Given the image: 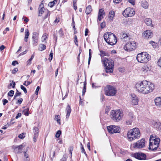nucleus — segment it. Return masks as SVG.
Segmentation results:
<instances>
[{"mask_svg":"<svg viewBox=\"0 0 161 161\" xmlns=\"http://www.w3.org/2000/svg\"><path fill=\"white\" fill-rule=\"evenodd\" d=\"M105 15V13L104 10L103 9L99 10L98 15V19L100 21L103 18V16Z\"/></svg>","mask_w":161,"mask_h":161,"instance_id":"nucleus-20","label":"nucleus"},{"mask_svg":"<svg viewBox=\"0 0 161 161\" xmlns=\"http://www.w3.org/2000/svg\"><path fill=\"white\" fill-rule=\"evenodd\" d=\"M29 108H27L26 109H25L23 111V113H24V114L26 116H28L29 114H28V111L29 110Z\"/></svg>","mask_w":161,"mask_h":161,"instance_id":"nucleus-39","label":"nucleus"},{"mask_svg":"<svg viewBox=\"0 0 161 161\" xmlns=\"http://www.w3.org/2000/svg\"><path fill=\"white\" fill-rule=\"evenodd\" d=\"M135 87L139 93L145 95L152 92L154 89V86L150 82L143 80L136 83Z\"/></svg>","mask_w":161,"mask_h":161,"instance_id":"nucleus-1","label":"nucleus"},{"mask_svg":"<svg viewBox=\"0 0 161 161\" xmlns=\"http://www.w3.org/2000/svg\"><path fill=\"white\" fill-rule=\"evenodd\" d=\"M92 11V7L91 5H89L88 6L86 10V14H90L91 12Z\"/></svg>","mask_w":161,"mask_h":161,"instance_id":"nucleus-26","label":"nucleus"},{"mask_svg":"<svg viewBox=\"0 0 161 161\" xmlns=\"http://www.w3.org/2000/svg\"><path fill=\"white\" fill-rule=\"evenodd\" d=\"M135 14V11L132 8H128L125 9L123 12V15L125 17H132Z\"/></svg>","mask_w":161,"mask_h":161,"instance_id":"nucleus-9","label":"nucleus"},{"mask_svg":"<svg viewBox=\"0 0 161 161\" xmlns=\"http://www.w3.org/2000/svg\"><path fill=\"white\" fill-rule=\"evenodd\" d=\"M32 60L31 59H29L27 61V64H29V65H30V64H31V61Z\"/></svg>","mask_w":161,"mask_h":161,"instance_id":"nucleus-64","label":"nucleus"},{"mask_svg":"<svg viewBox=\"0 0 161 161\" xmlns=\"http://www.w3.org/2000/svg\"><path fill=\"white\" fill-rule=\"evenodd\" d=\"M128 2L133 5L135 4L134 0H128Z\"/></svg>","mask_w":161,"mask_h":161,"instance_id":"nucleus-57","label":"nucleus"},{"mask_svg":"<svg viewBox=\"0 0 161 161\" xmlns=\"http://www.w3.org/2000/svg\"><path fill=\"white\" fill-rule=\"evenodd\" d=\"M48 35L47 33H44L42 38H41V41L42 42H44L46 41V39L48 38Z\"/></svg>","mask_w":161,"mask_h":161,"instance_id":"nucleus-29","label":"nucleus"},{"mask_svg":"<svg viewBox=\"0 0 161 161\" xmlns=\"http://www.w3.org/2000/svg\"><path fill=\"white\" fill-rule=\"evenodd\" d=\"M21 116V113H19L17 114V116L15 117L16 119H18V118L20 117Z\"/></svg>","mask_w":161,"mask_h":161,"instance_id":"nucleus-59","label":"nucleus"},{"mask_svg":"<svg viewBox=\"0 0 161 161\" xmlns=\"http://www.w3.org/2000/svg\"><path fill=\"white\" fill-rule=\"evenodd\" d=\"M91 49H89V57L88 60V64L89 65L90 63L91 60L92 58V53H91Z\"/></svg>","mask_w":161,"mask_h":161,"instance_id":"nucleus-35","label":"nucleus"},{"mask_svg":"<svg viewBox=\"0 0 161 161\" xmlns=\"http://www.w3.org/2000/svg\"><path fill=\"white\" fill-rule=\"evenodd\" d=\"M61 131L60 130H58L55 136L56 138H58L59 137L60 135L61 134Z\"/></svg>","mask_w":161,"mask_h":161,"instance_id":"nucleus-37","label":"nucleus"},{"mask_svg":"<svg viewBox=\"0 0 161 161\" xmlns=\"http://www.w3.org/2000/svg\"><path fill=\"white\" fill-rule=\"evenodd\" d=\"M24 160L25 161H29L30 158L29 155L26 152H24Z\"/></svg>","mask_w":161,"mask_h":161,"instance_id":"nucleus-30","label":"nucleus"},{"mask_svg":"<svg viewBox=\"0 0 161 161\" xmlns=\"http://www.w3.org/2000/svg\"><path fill=\"white\" fill-rule=\"evenodd\" d=\"M105 93L106 95L112 96L116 93L117 90L113 86L107 85L104 88Z\"/></svg>","mask_w":161,"mask_h":161,"instance_id":"nucleus-8","label":"nucleus"},{"mask_svg":"<svg viewBox=\"0 0 161 161\" xmlns=\"http://www.w3.org/2000/svg\"><path fill=\"white\" fill-rule=\"evenodd\" d=\"M107 129L108 132L111 134L120 132L119 127L115 125H111L107 127Z\"/></svg>","mask_w":161,"mask_h":161,"instance_id":"nucleus-11","label":"nucleus"},{"mask_svg":"<svg viewBox=\"0 0 161 161\" xmlns=\"http://www.w3.org/2000/svg\"><path fill=\"white\" fill-rule=\"evenodd\" d=\"M44 1H42L40 5L38 8V16H41L42 15V14L45 12V9L44 8L43 3Z\"/></svg>","mask_w":161,"mask_h":161,"instance_id":"nucleus-17","label":"nucleus"},{"mask_svg":"<svg viewBox=\"0 0 161 161\" xmlns=\"http://www.w3.org/2000/svg\"><path fill=\"white\" fill-rule=\"evenodd\" d=\"M21 95V93L19 92V91L17 90V91H16V92L14 96V99H15L16 98L17 96H20Z\"/></svg>","mask_w":161,"mask_h":161,"instance_id":"nucleus-36","label":"nucleus"},{"mask_svg":"<svg viewBox=\"0 0 161 161\" xmlns=\"http://www.w3.org/2000/svg\"><path fill=\"white\" fill-rule=\"evenodd\" d=\"M29 35L30 33L28 30L27 29H26L25 31V36L24 38V40L25 42H27Z\"/></svg>","mask_w":161,"mask_h":161,"instance_id":"nucleus-24","label":"nucleus"},{"mask_svg":"<svg viewBox=\"0 0 161 161\" xmlns=\"http://www.w3.org/2000/svg\"><path fill=\"white\" fill-rule=\"evenodd\" d=\"M150 56L146 52H142L138 54L136 57L137 61L142 63H146L150 59Z\"/></svg>","mask_w":161,"mask_h":161,"instance_id":"nucleus-6","label":"nucleus"},{"mask_svg":"<svg viewBox=\"0 0 161 161\" xmlns=\"http://www.w3.org/2000/svg\"><path fill=\"white\" fill-rule=\"evenodd\" d=\"M31 83V82L30 81H25L24 83H23V85L26 86L29 85Z\"/></svg>","mask_w":161,"mask_h":161,"instance_id":"nucleus-50","label":"nucleus"},{"mask_svg":"<svg viewBox=\"0 0 161 161\" xmlns=\"http://www.w3.org/2000/svg\"><path fill=\"white\" fill-rule=\"evenodd\" d=\"M80 145L81 146V152L82 153H84L85 154V155L87 156V154H86V151L84 149V148L83 147V145H82L81 143H80Z\"/></svg>","mask_w":161,"mask_h":161,"instance_id":"nucleus-33","label":"nucleus"},{"mask_svg":"<svg viewBox=\"0 0 161 161\" xmlns=\"http://www.w3.org/2000/svg\"><path fill=\"white\" fill-rule=\"evenodd\" d=\"M132 156L139 160H145L146 157L145 154L141 153H134L132 155Z\"/></svg>","mask_w":161,"mask_h":161,"instance_id":"nucleus-13","label":"nucleus"},{"mask_svg":"<svg viewBox=\"0 0 161 161\" xmlns=\"http://www.w3.org/2000/svg\"><path fill=\"white\" fill-rule=\"evenodd\" d=\"M121 39H122L123 41H126L129 39V38L128 37L127 34L124 33L122 35Z\"/></svg>","mask_w":161,"mask_h":161,"instance_id":"nucleus-28","label":"nucleus"},{"mask_svg":"<svg viewBox=\"0 0 161 161\" xmlns=\"http://www.w3.org/2000/svg\"><path fill=\"white\" fill-rule=\"evenodd\" d=\"M157 63L158 65L161 68V58L159 59Z\"/></svg>","mask_w":161,"mask_h":161,"instance_id":"nucleus-54","label":"nucleus"},{"mask_svg":"<svg viewBox=\"0 0 161 161\" xmlns=\"http://www.w3.org/2000/svg\"><path fill=\"white\" fill-rule=\"evenodd\" d=\"M77 36L76 35L75 36V39H74V42L75 43V44L76 45V46H78V41H77Z\"/></svg>","mask_w":161,"mask_h":161,"instance_id":"nucleus-46","label":"nucleus"},{"mask_svg":"<svg viewBox=\"0 0 161 161\" xmlns=\"http://www.w3.org/2000/svg\"><path fill=\"white\" fill-rule=\"evenodd\" d=\"M58 33L59 35V36L61 37L62 36H64V34L62 30L61 29L59 30L58 31Z\"/></svg>","mask_w":161,"mask_h":161,"instance_id":"nucleus-42","label":"nucleus"},{"mask_svg":"<svg viewBox=\"0 0 161 161\" xmlns=\"http://www.w3.org/2000/svg\"><path fill=\"white\" fill-rule=\"evenodd\" d=\"M45 12L46 13L45 16L44 17V19H46L48 16L50 15V13L48 11H45Z\"/></svg>","mask_w":161,"mask_h":161,"instance_id":"nucleus-41","label":"nucleus"},{"mask_svg":"<svg viewBox=\"0 0 161 161\" xmlns=\"http://www.w3.org/2000/svg\"><path fill=\"white\" fill-rule=\"evenodd\" d=\"M55 151H53V156L52 157H51V156H50V160L51 161H53V158L54 157L55 155Z\"/></svg>","mask_w":161,"mask_h":161,"instance_id":"nucleus-48","label":"nucleus"},{"mask_svg":"<svg viewBox=\"0 0 161 161\" xmlns=\"http://www.w3.org/2000/svg\"><path fill=\"white\" fill-rule=\"evenodd\" d=\"M145 22L146 24L148 26H149L152 24V20L150 18H146L145 20Z\"/></svg>","mask_w":161,"mask_h":161,"instance_id":"nucleus-27","label":"nucleus"},{"mask_svg":"<svg viewBox=\"0 0 161 161\" xmlns=\"http://www.w3.org/2000/svg\"><path fill=\"white\" fill-rule=\"evenodd\" d=\"M40 89V87L39 86H37L36 90L35 91V94L36 95H38V91Z\"/></svg>","mask_w":161,"mask_h":161,"instance_id":"nucleus-51","label":"nucleus"},{"mask_svg":"<svg viewBox=\"0 0 161 161\" xmlns=\"http://www.w3.org/2000/svg\"><path fill=\"white\" fill-rule=\"evenodd\" d=\"M153 126L158 130H161V123L159 122H155Z\"/></svg>","mask_w":161,"mask_h":161,"instance_id":"nucleus-23","label":"nucleus"},{"mask_svg":"<svg viewBox=\"0 0 161 161\" xmlns=\"http://www.w3.org/2000/svg\"><path fill=\"white\" fill-rule=\"evenodd\" d=\"M111 114L113 120L119 121L122 119L123 115V113L122 110L118 109L112 110Z\"/></svg>","mask_w":161,"mask_h":161,"instance_id":"nucleus-7","label":"nucleus"},{"mask_svg":"<svg viewBox=\"0 0 161 161\" xmlns=\"http://www.w3.org/2000/svg\"><path fill=\"white\" fill-rule=\"evenodd\" d=\"M48 6L51 7H52L54 6V4H53L52 2H49L48 4Z\"/></svg>","mask_w":161,"mask_h":161,"instance_id":"nucleus-60","label":"nucleus"},{"mask_svg":"<svg viewBox=\"0 0 161 161\" xmlns=\"http://www.w3.org/2000/svg\"><path fill=\"white\" fill-rule=\"evenodd\" d=\"M142 71L144 73L147 71V70L146 69V67L145 66L142 67Z\"/></svg>","mask_w":161,"mask_h":161,"instance_id":"nucleus-52","label":"nucleus"},{"mask_svg":"<svg viewBox=\"0 0 161 161\" xmlns=\"http://www.w3.org/2000/svg\"><path fill=\"white\" fill-rule=\"evenodd\" d=\"M121 0H114V2L115 3H119L121 2Z\"/></svg>","mask_w":161,"mask_h":161,"instance_id":"nucleus-63","label":"nucleus"},{"mask_svg":"<svg viewBox=\"0 0 161 161\" xmlns=\"http://www.w3.org/2000/svg\"><path fill=\"white\" fill-rule=\"evenodd\" d=\"M25 136V134H24V133L19 134L18 136V137L20 139H23L24 138Z\"/></svg>","mask_w":161,"mask_h":161,"instance_id":"nucleus-45","label":"nucleus"},{"mask_svg":"<svg viewBox=\"0 0 161 161\" xmlns=\"http://www.w3.org/2000/svg\"><path fill=\"white\" fill-rule=\"evenodd\" d=\"M39 130L38 127L34 126L33 129V140L35 142H36V140L39 135Z\"/></svg>","mask_w":161,"mask_h":161,"instance_id":"nucleus-15","label":"nucleus"},{"mask_svg":"<svg viewBox=\"0 0 161 161\" xmlns=\"http://www.w3.org/2000/svg\"><path fill=\"white\" fill-rule=\"evenodd\" d=\"M102 62L104 64L106 72L107 73H113L114 67L113 61L110 58H104Z\"/></svg>","mask_w":161,"mask_h":161,"instance_id":"nucleus-2","label":"nucleus"},{"mask_svg":"<svg viewBox=\"0 0 161 161\" xmlns=\"http://www.w3.org/2000/svg\"><path fill=\"white\" fill-rule=\"evenodd\" d=\"M97 85L96 83H93L92 84V87L93 88H96L97 87Z\"/></svg>","mask_w":161,"mask_h":161,"instance_id":"nucleus-55","label":"nucleus"},{"mask_svg":"<svg viewBox=\"0 0 161 161\" xmlns=\"http://www.w3.org/2000/svg\"><path fill=\"white\" fill-rule=\"evenodd\" d=\"M18 71V68H15L12 70V73L13 74H15Z\"/></svg>","mask_w":161,"mask_h":161,"instance_id":"nucleus-53","label":"nucleus"},{"mask_svg":"<svg viewBox=\"0 0 161 161\" xmlns=\"http://www.w3.org/2000/svg\"><path fill=\"white\" fill-rule=\"evenodd\" d=\"M39 47L40 49H39L40 51H42L45 50L46 49V46L43 44H41L39 45Z\"/></svg>","mask_w":161,"mask_h":161,"instance_id":"nucleus-34","label":"nucleus"},{"mask_svg":"<svg viewBox=\"0 0 161 161\" xmlns=\"http://www.w3.org/2000/svg\"><path fill=\"white\" fill-rule=\"evenodd\" d=\"M67 157L66 156L64 155L63 157L60 160V161H66Z\"/></svg>","mask_w":161,"mask_h":161,"instance_id":"nucleus-49","label":"nucleus"},{"mask_svg":"<svg viewBox=\"0 0 161 161\" xmlns=\"http://www.w3.org/2000/svg\"><path fill=\"white\" fill-rule=\"evenodd\" d=\"M149 149L152 150H156L158 147L160 141V139L158 137L153 136H150L149 139Z\"/></svg>","mask_w":161,"mask_h":161,"instance_id":"nucleus-5","label":"nucleus"},{"mask_svg":"<svg viewBox=\"0 0 161 161\" xmlns=\"http://www.w3.org/2000/svg\"><path fill=\"white\" fill-rule=\"evenodd\" d=\"M145 139H142L138 141L135 143L134 147H136L138 148H142L145 147Z\"/></svg>","mask_w":161,"mask_h":161,"instance_id":"nucleus-12","label":"nucleus"},{"mask_svg":"<svg viewBox=\"0 0 161 161\" xmlns=\"http://www.w3.org/2000/svg\"><path fill=\"white\" fill-rule=\"evenodd\" d=\"M71 111V109L69 105H67V106L66 108V118L68 119L69 117L70 113Z\"/></svg>","mask_w":161,"mask_h":161,"instance_id":"nucleus-22","label":"nucleus"},{"mask_svg":"<svg viewBox=\"0 0 161 161\" xmlns=\"http://www.w3.org/2000/svg\"><path fill=\"white\" fill-rule=\"evenodd\" d=\"M142 36L145 38H151L153 36V33L150 30H147L142 34Z\"/></svg>","mask_w":161,"mask_h":161,"instance_id":"nucleus-16","label":"nucleus"},{"mask_svg":"<svg viewBox=\"0 0 161 161\" xmlns=\"http://www.w3.org/2000/svg\"><path fill=\"white\" fill-rule=\"evenodd\" d=\"M105 41L108 44L113 45L115 44L117 42L116 36L111 32H106L104 35Z\"/></svg>","mask_w":161,"mask_h":161,"instance_id":"nucleus-4","label":"nucleus"},{"mask_svg":"<svg viewBox=\"0 0 161 161\" xmlns=\"http://www.w3.org/2000/svg\"><path fill=\"white\" fill-rule=\"evenodd\" d=\"M100 55L101 57H103L104 56H109V54L106 52L100 50Z\"/></svg>","mask_w":161,"mask_h":161,"instance_id":"nucleus-25","label":"nucleus"},{"mask_svg":"<svg viewBox=\"0 0 161 161\" xmlns=\"http://www.w3.org/2000/svg\"><path fill=\"white\" fill-rule=\"evenodd\" d=\"M136 43L134 42H127L124 46V49L127 51H131L136 48Z\"/></svg>","mask_w":161,"mask_h":161,"instance_id":"nucleus-10","label":"nucleus"},{"mask_svg":"<svg viewBox=\"0 0 161 161\" xmlns=\"http://www.w3.org/2000/svg\"><path fill=\"white\" fill-rule=\"evenodd\" d=\"M53 53L51 52L50 54L49 57L48 58V59L50 60V61L53 58Z\"/></svg>","mask_w":161,"mask_h":161,"instance_id":"nucleus-47","label":"nucleus"},{"mask_svg":"<svg viewBox=\"0 0 161 161\" xmlns=\"http://www.w3.org/2000/svg\"><path fill=\"white\" fill-rule=\"evenodd\" d=\"M139 99L138 97L135 95H132L131 96V103L132 105H136L138 104Z\"/></svg>","mask_w":161,"mask_h":161,"instance_id":"nucleus-18","label":"nucleus"},{"mask_svg":"<svg viewBox=\"0 0 161 161\" xmlns=\"http://www.w3.org/2000/svg\"><path fill=\"white\" fill-rule=\"evenodd\" d=\"M132 123V121L128 120L126 121V123L127 125H130Z\"/></svg>","mask_w":161,"mask_h":161,"instance_id":"nucleus-62","label":"nucleus"},{"mask_svg":"<svg viewBox=\"0 0 161 161\" xmlns=\"http://www.w3.org/2000/svg\"><path fill=\"white\" fill-rule=\"evenodd\" d=\"M20 88L24 91L25 93H26L27 92V91L26 88L23 85H21Z\"/></svg>","mask_w":161,"mask_h":161,"instance_id":"nucleus-43","label":"nucleus"},{"mask_svg":"<svg viewBox=\"0 0 161 161\" xmlns=\"http://www.w3.org/2000/svg\"><path fill=\"white\" fill-rule=\"evenodd\" d=\"M55 119H56L57 121L60 125V119L59 115H56L55 117Z\"/></svg>","mask_w":161,"mask_h":161,"instance_id":"nucleus-40","label":"nucleus"},{"mask_svg":"<svg viewBox=\"0 0 161 161\" xmlns=\"http://www.w3.org/2000/svg\"><path fill=\"white\" fill-rule=\"evenodd\" d=\"M14 93V91L13 90H10L8 93V96L10 97H12L13 96V95Z\"/></svg>","mask_w":161,"mask_h":161,"instance_id":"nucleus-38","label":"nucleus"},{"mask_svg":"<svg viewBox=\"0 0 161 161\" xmlns=\"http://www.w3.org/2000/svg\"><path fill=\"white\" fill-rule=\"evenodd\" d=\"M38 34L36 32H34L32 36V44L35 46L37 45L38 41Z\"/></svg>","mask_w":161,"mask_h":161,"instance_id":"nucleus-14","label":"nucleus"},{"mask_svg":"<svg viewBox=\"0 0 161 161\" xmlns=\"http://www.w3.org/2000/svg\"><path fill=\"white\" fill-rule=\"evenodd\" d=\"M155 104L158 107H161V97H157L154 100Z\"/></svg>","mask_w":161,"mask_h":161,"instance_id":"nucleus-21","label":"nucleus"},{"mask_svg":"<svg viewBox=\"0 0 161 161\" xmlns=\"http://www.w3.org/2000/svg\"><path fill=\"white\" fill-rule=\"evenodd\" d=\"M3 105H5L8 102V101L6 99H4L3 100Z\"/></svg>","mask_w":161,"mask_h":161,"instance_id":"nucleus-58","label":"nucleus"},{"mask_svg":"<svg viewBox=\"0 0 161 161\" xmlns=\"http://www.w3.org/2000/svg\"><path fill=\"white\" fill-rule=\"evenodd\" d=\"M18 63L16 61H13L12 63V64L13 66H15L16 64H18Z\"/></svg>","mask_w":161,"mask_h":161,"instance_id":"nucleus-56","label":"nucleus"},{"mask_svg":"<svg viewBox=\"0 0 161 161\" xmlns=\"http://www.w3.org/2000/svg\"><path fill=\"white\" fill-rule=\"evenodd\" d=\"M141 136L140 130L137 128H135L130 130L127 133L128 141H132L135 139H138Z\"/></svg>","mask_w":161,"mask_h":161,"instance_id":"nucleus-3","label":"nucleus"},{"mask_svg":"<svg viewBox=\"0 0 161 161\" xmlns=\"http://www.w3.org/2000/svg\"><path fill=\"white\" fill-rule=\"evenodd\" d=\"M142 6L144 8L146 9L148 8V4L147 2L144 1L142 3Z\"/></svg>","mask_w":161,"mask_h":161,"instance_id":"nucleus-32","label":"nucleus"},{"mask_svg":"<svg viewBox=\"0 0 161 161\" xmlns=\"http://www.w3.org/2000/svg\"><path fill=\"white\" fill-rule=\"evenodd\" d=\"M24 146H25L23 144H22L19 146L14 147V151L17 153H21L22 152V148Z\"/></svg>","mask_w":161,"mask_h":161,"instance_id":"nucleus-19","label":"nucleus"},{"mask_svg":"<svg viewBox=\"0 0 161 161\" xmlns=\"http://www.w3.org/2000/svg\"><path fill=\"white\" fill-rule=\"evenodd\" d=\"M5 48V47L3 45H2L0 47V50L1 51L3 50Z\"/></svg>","mask_w":161,"mask_h":161,"instance_id":"nucleus-61","label":"nucleus"},{"mask_svg":"<svg viewBox=\"0 0 161 161\" xmlns=\"http://www.w3.org/2000/svg\"><path fill=\"white\" fill-rule=\"evenodd\" d=\"M23 99L21 98H19V99L17 100V102H16V103L18 104H21L23 101Z\"/></svg>","mask_w":161,"mask_h":161,"instance_id":"nucleus-44","label":"nucleus"},{"mask_svg":"<svg viewBox=\"0 0 161 161\" xmlns=\"http://www.w3.org/2000/svg\"><path fill=\"white\" fill-rule=\"evenodd\" d=\"M109 16L110 19L112 20L114 16V12L113 11H111L109 13Z\"/></svg>","mask_w":161,"mask_h":161,"instance_id":"nucleus-31","label":"nucleus"}]
</instances>
